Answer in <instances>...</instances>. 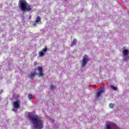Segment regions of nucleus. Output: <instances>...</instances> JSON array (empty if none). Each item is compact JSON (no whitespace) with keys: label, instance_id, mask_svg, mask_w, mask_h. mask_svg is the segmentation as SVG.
Returning <instances> with one entry per match:
<instances>
[{"label":"nucleus","instance_id":"f257e3e1","mask_svg":"<svg viewBox=\"0 0 129 129\" xmlns=\"http://www.w3.org/2000/svg\"><path fill=\"white\" fill-rule=\"evenodd\" d=\"M18 7L22 12H34L33 6L29 5L26 0H19Z\"/></svg>","mask_w":129,"mask_h":129},{"label":"nucleus","instance_id":"f03ea898","mask_svg":"<svg viewBox=\"0 0 129 129\" xmlns=\"http://www.w3.org/2000/svg\"><path fill=\"white\" fill-rule=\"evenodd\" d=\"M31 121L34 124L35 128H43L44 125L43 124V121L40 118L36 117L35 116H31L30 117Z\"/></svg>","mask_w":129,"mask_h":129},{"label":"nucleus","instance_id":"7ed1b4c3","mask_svg":"<svg viewBox=\"0 0 129 129\" xmlns=\"http://www.w3.org/2000/svg\"><path fill=\"white\" fill-rule=\"evenodd\" d=\"M105 125V129H119L116 124L110 122H107Z\"/></svg>","mask_w":129,"mask_h":129},{"label":"nucleus","instance_id":"20e7f679","mask_svg":"<svg viewBox=\"0 0 129 129\" xmlns=\"http://www.w3.org/2000/svg\"><path fill=\"white\" fill-rule=\"evenodd\" d=\"M90 59L88 58V56L85 54L84 56L83 57V59L81 60V65L82 67H85V65L87 64L88 61H89Z\"/></svg>","mask_w":129,"mask_h":129},{"label":"nucleus","instance_id":"39448f33","mask_svg":"<svg viewBox=\"0 0 129 129\" xmlns=\"http://www.w3.org/2000/svg\"><path fill=\"white\" fill-rule=\"evenodd\" d=\"M47 51H48L47 47H45L44 49H43L41 51L39 52V56L40 57L44 56L45 54H46V52H47Z\"/></svg>","mask_w":129,"mask_h":129},{"label":"nucleus","instance_id":"423d86ee","mask_svg":"<svg viewBox=\"0 0 129 129\" xmlns=\"http://www.w3.org/2000/svg\"><path fill=\"white\" fill-rule=\"evenodd\" d=\"M38 76H39V77H42L44 76V74L43 73V68L41 67H39L38 68Z\"/></svg>","mask_w":129,"mask_h":129},{"label":"nucleus","instance_id":"0eeeda50","mask_svg":"<svg viewBox=\"0 0 129 129\" xmlns=\"http://www.w3.org/2000/svg\"><path fill=\"white\" fill-rule=\"evenodd\" d=\"M20 101L18 100L17 101H15L13 103V107L15 108L18 109V108H20Z\"/></svg>","mask_w":129,"mask_h":129},{"label":"nucleus","instance_id":"6e6552de","mask_svg":"<svg viewBox=\"0 0 129 129\" xmlns=\"http://www.w3.org/2000/svg\"><path fill=\"white\" fill-rule=\"evenodd\" d=\"M36 75H37V73L36 72H31L29 77H30V80H32L35 78Z\"/></svg>","mask_w":129,"mask_h":129},{"label":"nucleus","instance_id":"1a4fd4ad","mask_svg":"<svg viewBox=\"0 0 129 129\" xmlns=\"http://www.w3.org/2000/svg\"><path fill=\"white\" fill-rule=\"evenodd\" d=\"M103 91L102 90L97 92L96 94V98H99L100 97L101 94L103 93Z\"/></svg>","mask_w":129,"mask_h":129},{"label":"nucleus","instance_id":"9d476101","mask_svg":"<svg viewBox=\"0 0 129 129\" xmlns=\"http://www.w3.org/2000/svg\"><path fill=\"white\" fill-rule=\"evenodd\" d=\"M122 54L124 56H126L128 54V51L126 49H124L122 51Z\"/></svg>","mask_w":129,"mask_h":129},{"label":"nucleus","instance_id":"9b49d317","mask_svg":"<svg viewBox=\"0 0 129 129\" xmlns=\"http://www.w3.org/2000/svg\"><path fill=\"white\" fill-rule=\"evenodd\" d=\"M41 21V17L40 16H37L36 19V23H39Z\"/></svg>","mask_w":129,"mask_h":129},{"label":"nucleus","instance_id":"f8f14e48","mask_svg":"<svg viewBox=\"0 0 129 129\" xmlns=\"http://www.w3.org/2000/svg\"><path fill=\"white\" fill-rule=\"evenodd\" d=\"M76 43H77V40L74 39L72 42V45H76Z\"/></svg>","mask_w":129,"mask_h":129},{"label":"nucleus","instance_id":"ddd939ff","mask_svg":"<svg viewBox=\"0 0 129 129\" xmlns=\"http://www.w3.org/2000/svg\"><path fill=\"white\" fill-rule=\"evenodd\" d=\"M111 89H113L114 91H116L117 90V88L113 87V86H111Z\"/></svg>","mask_w":129,"mask_h":129},{"label":"nucleus","instance_id":"4468645a","mask_svg":"<svg viewBox=\"0 0 129 129\" xmlns=\"http://www.w3.org/2000/svg\"><path fill=\"white\" fill-rule=\"evenodd\" d=\"M109 106L110 108L112 109V108H113V107H114V105H113V104H112V103H110V104H109Z\"/></svg>","mask_w":129,"mask_h":129},{"label":"nucleus","instance_id":"2eb2a0df","mask_svg":"<svg viewBox=\"0 0 129 129\" xmlns=\"http://www.w3.org/2000/svg\"><path fill=\"white\" fill-rule=\"evenodd\" d=\"M28 98L29 99H33V95L32 94H30L28 95Z\"/></svg>","mask_w":129,"mask_h":129},{"label":"nucleus","instance_id":"dca6fc26","mask_svg":"<svg viewBox=\"0 0 129 129\" xmlns=\"http://www.w3.org/2000/svg\"><path fill=\"white\" fill-rule=\"evenodd\" d=\"M50 89H51V90L54 89V86H53V85L50 86Z\"/></svg>","mask_w":129,"mask_h":129},{"label":"nucleus","instance_id":"f3484780","mask_svg":"<svg viewBox=\"0 0 129 129\" xmlns=\"http://www.w3.org/2000/svg\"><path fill=\"white\" fill-rule=\"evenodd\" d=\"M128 58H129L128 56H127V57H124V60H127V59H128Z\"/></svg>","mask_w":129,"mask_h":129},{"label":"nucleus","instance_id":"a211bd4d","mask_svg":"<svg viewBox=\"0 0 129 129\" xmlns=\"http://www.w3.org/2000/svg\"><path fill=\"white\" fill-rule=\"evenodd\" d=\"M13 110V111H15V112H17V110H15V109H13L12 110Z\"/></svg>","mask_w":129,"mask_h":129}]
</instances>
